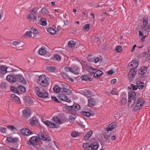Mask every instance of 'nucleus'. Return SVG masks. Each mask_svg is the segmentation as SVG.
I'll return each mask as SVG.
<instances>
[{"label": "nucleus", "mask_w": 150, "mask_h": 150, "mask_svg": "<svg viewBox=\"0 0 150 150\" xmlns=\"http://www.w3.org/2000/svg\"><path fill=\"white\" fill-rule=\"evenodd\" d=\"M147 69L146 67H142L139 71V73L141 75H143L146 72Z\"/></svg>", "instance_id": "nucleus-27"}, {"label": "nucleus", "mask_w": 150, "mask_h": 150, "mask_svg": "<svg viewBox=\"0 0 150 150\" xmlns=\"http://www.w3.org/2000/svg\"><path fill=\"white\" fill-rule=\"evenodd\" d=\"M87 59L89 62H92L93 61L94 59V57L92 55H89Z\"/></svg>", "instance_id": "nucleus-40"}, {"label": "nucleus", "mask_w": 150, "mask_h": 150, "mask_svg": "<svg viewBox=\"0 0 150 150\" xmlns=\"http://www.w3.org/2000/svg\"><path fill=\"white\" fill-rule=\"evenodd\" d=\"M49 70L51 72H52L54 71L55 68L54 67H50L49 68Z\"/></svg>", "instance_id": "nucleus-64"}, {"label": "nucleus", "mask_w": 150, "mask_h": 150, "mask_svg": "<svg viewBox=\"0 0 150 150\" xmlns=\"http://www.w3.org/2000/svg\"><path fill=\"white\" fill-rule=\"evenodd\" d=\"M47 31L52 35L56 33V30L52 28H48L47 29Z\"/></svg>", "instance_id": "nucleus-33"}, {"label": "nucleus", "mask_w": 150, "mask_h": 150, "mask_svg": "<svg viewBox=\"0 0 150 150\" xmlns=\"http://www.w3.org/2000/svg\"><path fill=\"white\" fill-rule=\"evenodd\" d=\"M62 76L64 79H69V76L66 73H62Z\"/></svg>", "instance_id": "nucleus-49"}, {"label": "nucleus", "mask_w": 150, "mask_h": 150, "mask_svg": "<svg viewBox=\"0 0 150 150\" xmlns=\"http://www.w3.org/2000/svg\"><path fill=\"white\" fill-rule=\"evenodd\" d=\"M6 129L4 127H1L0 128V131L2 133H5L6 132Z\"/></svg>", "instance_id": "nucleus-60"}, {"label": "nucleus", "mask_w": 150, "mask_h": 150, "mask_svg": "<svg viewBox=\"0 0 150 150\" xmlns=\"http://www.w3.org/2000/svg\"><path fill=\"white\" fill-rule=\"evenodd\" d=\"M78 135L77 133L75 132H73L71 133V136L73 137H76Z\"/></svg>", "instance_id": "nucleus-58"}, {"label": "nucleus", "mask_w": 150, "mask_h": 150, "mask_svg": "<svg viewBox=\"0 0 150 150\" xmlns=\"http://www.w3.org/2000/svg\"><path fill=\"white\" fill-rule=\"evenodd\" d=\"M39 22V24L43 26H45L47 24L46 20L45 18H41Z\"/></svg>", "instance_id": "nucleus-28"}, {"label": "nucleus", "mask_w": 150, "mask_h": 150, "mask_svg": "<svg viewBox=\"0 0 150 150\" xmlns=\"http://www.w3.org/2000/svg\"><path fill=\"white\" fill-rule=\"evenodd\" d=\"M62 88H60L57 85H56L53 88V90L56 93H58L60 92H61V90Z\"/></svg>", "instance_id": "nucleus-23"}, {"label": "nucleus", "mask_w": 150, "mask_h": 150, "mask_svg": "<svg viewBox=\"0 0 150 150\" xmlns=\"http://www.w3.org/2000/svg\"><path fill=\"white\" fill-rule=\"evenodd\" d=\"M38 139H39L40 140L42 139L44 141H49L51 140L50 137L42 132H40L38 134V141H39Z\"/></svg>", "instance_id": "nucleus-3"}, {"label": "nucleus", "mask_w": 150, "mask_h": 150, "mask_svg": "<svg viewBox=\"0 0 150 150\" xmlns=\"http://www.w3.org/2000/svg\"><path fill=\"white\" fill-rule=\"evenodd\" d=\"M30 31L32 33H33V36H36V35L37 34V33L38 32L37 29L33 28H31V31Z\"/></svg>", "instance_id": "nucleus-41"}, {"label": "nucleus", "mask_w": 150, "mask_h": 150, "mask_svg": "<svg viewBox=\"0 0 150 150\" xmlns=\"http://www.w3.org/2000/svg\"><path fill=\"white\" fill-rule=\"evenodd\" d=\"M65 71L67 72L71 71L73 72L74 71H72V69L69 67H66L65 68Z\"/></svg>", "instance_id": "nucleus-48"}, {"label": "nucleus", "mask_w": 150, "mask_h": 150, "mask_svg": "<svg viewBox=\"0 0 150 150\" xmlns=\"http://www.w3.org/2000/svg\"><path fill=\"white\" fill-rule=\"evenodd\" d=\"M66 108L67 110H68L69 111H72V107L71 106H67L66 107Z\"/></svg>", "instance_id": "nucleus-61"}, {"label": "nucleus", "mask_w": 150, "mask_h": 150, "mask_svg": "<svg viewBox=\"0 0 150 150\" xmlns=\"http://www.w3.org/2000/svg\"><path fill=\"white\" fill-rule=\"evenodd\" d=\"M52 119L54 121L57 123L61 124L60 120L57 117H53Z\"/></svg>", "instance_id": "nucleus-35"}, {"label": "nucleus", "mask_w": 150, "mask_h": 150, "mask_svg": "<svg viewBox=\"0 0 150 150\" xmlns=\"http://www.w3.org/2000/svg\"><path fill=\"white\" fill-rule=\"evenodd\" d=\"M43 122L46 125L48 126L50 128H58L59 127V125H55V124L52 123L51 122L46 121H44Z\"/></svg>", "instance_id": "nucleus-9"}, {"label": "nucleus", "mask_w": 150, "mask_h": 150, "mask_svg": "<svg viewBox=\"0 0 150 150\" xmlns=\"http://www.w3.org/2000/svg\"><path fill=\"white\" fill-rule=\"evenodd\" d=\"M135 69L134 68L131 69L129 73V75H131L133 77V78H134V76L136 72Z\"/></svg>", "instance_id": "nucleus-30"}, {"label": "nucleus", "mask_w": 150, "mask_h": 150, "mask_svg": "<svg viewBox=\"0 0 150 150\" xmlns=\"http://www.w3.org/2000/svg\"><path fill=\"white\" fill-rule=\"evenodd\" d=\"M19 89L21 92H25L26 91V89L25 87L21 85H20L19 86Z\"/></svg>", "instance_id": "nucleus-42"}, {"label": "nucleus", "mask_w": 150, "mask_h": 150, "mask_svg": "<svg viewBox=\"0 0 150 150\" xmlns=\"http://www.w3.org/2000/svg\"><path fill=\"white\" fill-rule=\"evenodd\" d=\"M112 126H110V124L108 127L106 129V130L108 132L109 131H111L113 129H112Z\"/></svg>", "instance_id": "nucleus-57"}, {"label": "nucleus", "mask_w": 150, "mask_h": 150, "mask_svg": "<svg viewBox=\"0 0 150 150\" xmlns=\"http://www.w3.org/2000/svg\"><path fill=\"white\" fill-rule=\"evenodd\" d=\"M48 78L47 77L46 75L44 74H42L40 75L39 77L38 80L39 81L38 82H41L43 81H45L46 80H48Z\"/></svg>", "instance_id": "nucleus-16"}, {"label": "nucleus", "mask_w": 150, "mask_h": 150, "mask_svg": "<svg viewBox=\"0 0 150 150\" xmlns=\"http://www.w3.org/2000/svg\"><path fill=\"white\" fill-rule=\"evenodd\" d=\"M116 50L117 52H120L122 51V47L121 46H118L116 48Z\"/></svg>", "instance_id": "nucleus-53"}, {"label": "nucleus", "mask_w": 150, "mask_h": 150, "mask_svg": "<svg viewBox=\"0 0 150 150\" xmlns=\"http://www.w3.org/2000/svg\"><path fill=\"white\" fill-rule=\"evenodd\" d=\"M81 113L84 116H86L88 117H90L91 115L90 113L88 112L83 111L81 112Z\"/></svg>", "instance_id": "nucleus-37"}, {"label": "nucleus", "mask_w": 150, "mask_h": 150, "mask_svg": "<svg viewBox=\"0 0 150 150\" xmlns=\"http://www.w3.org/2000/svg\"><path fill=\"white\" fill-rule=\"evenodd\" d=\"M131 86L132 88V89L133 90H136L137 89V86L134 85L133 84H131Z\"/></svg>", "instance_id": "nucleus-54"}, {"label": "nucleus", "mask_w": 150, "mask_h": 150, "mask_svg": "<svg viewBox=\"0 0 150 150\" xmlns=\"http://www.w3.org/2000/svg\"><path fill=\"white\" fill-rule=\"evenodd\" d=\"M92 150H96L98 148V146L97 143H94L91 144Z\"/></svg>", "instance_id": "nucleus-32"}, {"label": "nucleus", "mask_w": 150, "mask_h": 150, "mask_svg": "<svg viewBox=\"0 0 150 150\" xmlns=\"http://www.w3.org/2000/svg\"><path fill=\"white\" fill-rule=\"evenodd\" d=\"M75 107V108L76 109V110H79L80 108V105L78 104H75L73 105V107Z\"/></svg>", "instance_id": "nucleus-52"}, {"label": "nucleus", "mask_w": 150, "mask_h": 150, "mask_svg": "<svg viewBox=\"0 0 150 150\" xmlns=\"http://www.w3.org/2000/svg\"><path fill=\"white\" fill-rule=\"evenodd\" d=\"M80 78L82 80L85 81L89 80L91 81L93 80L91 78L89 77L87 75H84L83 76H81Z\"/></svg>", "instance_id": "nucleus-18"}, {"label": "nucleus", "mask_w": 150, "mask_h": 150, "mask_svg": "<svg viewBox=\"0 0 150 150\" xmlns=\"http://www.w3.org/2000/svg\"><path fill=\"white\" fill-rule=\"evenodd\" d=\"M51 98L53 101L57 102L58 103H60V102L58 100L56 97L52 96H51Z\"/></svg>", "instance_id": "nucleus-50"}, {"label": "nucleus", "mask_w": 150, "mask_h": 150, "mask_svg": "<svg viewBox=\"0 0 150 150\" xmlns=\"http://www.w3.org/2000/svg\"><path fill=\"white\" fill-rule=\"evenodd\" d=\"M17 81L21 82L22 83L25 84L26 81L25 79L20 75H16Z\"/></svg>", "instance_id": "nucleus-14"}, {"label": "nucleus", "mask_w": 150, "mask_h": 150, "mask_svg": "<svg viewBox=\"0 0 150 150\" xmlns=\"http://www.w3.org/2000/svg\"><path fill=\"white\" fill-rule=\"evenodd\" d=\"M94 41L96 42H97L100 40V39L99 38L95 36L94 38Z\"/></svg>", "instance_id": "nucleus-62"}, {"label": "nucleus", "mask_w": 150, "mask_h": 150, "mask_svg": "<svg viewBox=\"0 0 150 150\" xmlns=\"http://www.w3.org/2000/svg\"><path fill=\"white\" fill-rule=\"evenodd\" d=\"M135 100H132L131 99H128V105L129 108H131L134 104Z\"/></svg>", "instance_id": "nucleus-25"}, {"label": "nucleus", "mask_w": 150, "mask_h": 150, "mask_svg": "<svg viewBox=\"0 0 150 150\" xmlns=\"http://www.w3.org/2000/svg\"><path fill=\"white\" fill-rule=\"evenodd\" d=\"M6 140L8 141L13 143L17 142L18 139L17 137L13 138L9 136L7 137Z\"/></svg>", "instance_id": "nucleus-17"}, {"label": "nucleus", "mask_w": 150, "mask_h": 150, "mask_svg": "<svg viewBox=\"0 0 150 150\" xmlns=\"http://www.w3.org/2000/svg\"><path fill=\"white\" fill-rule=\"evenodd\" d=\"M112 126H110V124L108 127L106 129V130L108 132L109 131H111L113 129H112Z\"/></svg>", "instance_id": "nucleus-56"}, {"label": "nucleus", "mask_w": 150, "mask_h": 150, "mask_svg": "<svg viewBox=\"0 0 150 150\" xmlns=\"http://www.w3.org/2000/svg\"><path fill=\"white\" fill-rule=\"evenodd\" d=\"M93 134V131L91 130L88 132L84 136V139L85 141L88 140Z\"/></svg>", "instance_id": "nucleus-21"}, {"label": "nucleus", "mask_w": 150, "mask_h": 150, "mask_svg": "<svg viewBox=\"0 0 150 150\" xmlns=\"http://www.w3.org/2000/svg\"><path fill=\"white\" fill-rule=\"evenodd\" d=\"M59 99L67 102L69 103L70 102V100L63 93L59 94Z\"/></svg>", "instance_id": "nucleus-13"}, {"label": "nucleus", "mask_w": 150, "mask_h": 150, "mask_svg": "<svg viewBox=\"0 0 150 150\" xmlns=\"http://www.w3.org/2000/svg\"><path fill=\"white\" fill-rule=\"evenodd\" d=\"M38 84L43 87H46L48 86L49 83L48 80H47L45 81H43L41 82H38Z\"/></svg>", "instance_id": "nucleus-19"}, {"label": "nucleus", "mask_w": 150, "mask_h": 150, "mask_svg": "<svg viewBox=\"0 0 150 150\" xmlns=\"http://www.w3.org/2000/svg\"><path fill=\"white\" fill-rule=\"evenodd\" d=\"M31 115V111L30 109L27 108L23 110V116L25 117H30Z\"/></svg>", "instance_id": "nucleus-7"}, {"label": "nucleus", "mask_w": 150, "mask_h": 150, "mask_svg": "<svg viewBox=\"0 0 150 150\" xmlns=\"http://www.w3.org/2000/svg\"><path fill=\"white\" fill-rule=\"evenodd\" d=\"M83 146L85 149L86 150H92L91 144L87 143H85L83 144Z\"/></svg>", "instance_id": "nucleus-26"}, {"label": "nucleus", "mask_w": 150, "mask_h": 150, "mask_svg": "<svg viewBox=\"0 0 150 150\" xmlns=\"http://www.w3.org/2000/svg\"><path fill=\"white\" fill-rule=\"evenodd\" d=\"M7 80L9 82H15L17 81L16 75H7L6 77Z\"/></svg>", "instance_id": "nucleus-10"}, {"label": "nucleus", "mask_w": 150, "mask_h": 150, "mask_svg": "<svg viewBox=\"0 0 150 150\" xmlns=\"http://www.w3.org/2000/svg\"><path fill=\"white\" fill-rule=\"evenodd\" d=\"M144 101L142 99H139L137 100V103L135 105V106L134 108V110H137V109L140 110L141 107L143 106Z\"/></svg>", "instance_id": "nucleus-4"}, {"label": "nucleus", "mask_w": 150, "mask_h": 150, "mask_svg": "<svg viewBox=\"0 0 150 150\" xmlns=\"http://www.w3.org/2000/svg\"><path fill=\"white\" fill-rule=\"evenodd\" d=\"M38 97L43 98H47L48 97V94L47 92H39V89H38Z\"/></svg>", "instance_id": "nucleus-12"}, {"label": "nucleus", "mask_w": 150, "mask_h": 150, "mask_svg": "<svg viewBox=\"0 0 150 150\" xmlns=\"http://www.w3.org/2000/svg\"><path fill=\"white\" fill-rule=\"evenodd\" d=\"M41 13L44 14H47L49 13L48 9L45 7L42 8L41 10Z\"/></svg>", "instance_id": "nucleus-38"}, {"label": "nucleus", "mask_w": 150, "mask_h": 150, "mask_svg": "<svg viewBox=\"0 0 150 150\" xmlns=\"http://www.w3.org/2000/svg\"><path fill=\"white\" fill-rule=\"evenodd\" d=\"M61 93L63 94H65L66 95H70L71 93V91L68 89L65 88H62L61 90Z\"/></svg>", "instance_id": "nucleus-15"}, {"label": "nucleus", "mask_w": 150, "mask_h": 150, "mask_svg": "<svg viewBox=\"0 0 150 150\" xmlns=\"http://www.w3.org/2000/svg\"><path fill=\"white\" fill-rule=\"evenodd\" d=\"M7 127L8 129L12 131H13L14 129H16V127L13 125L8 126Z\"/></svg>", "instance_id": "nucleus-46"}, {"label": "nucleus", "mask_w": 150, "mask_h": 150, "mask_svg": "<svg viewBox=\"0 0 150 150\" xmlns=\"http://www.w3.org/2000/svg\"><path fill=\"white\" fill-rule=\"evenodd\" d=\"M110 126H112V129H114L116 127V124L114 123H112L110 124Z\"/></svg>", "instance_id": "nucleus-63"}, {"label": "nucleus", "mask_w": 150, "mask_h": 150, "mask_svg": "<svg viewBox=\"0 0 150 150\" xmlns=\"http://www.w3.org/2000/svg\"><path fill=\"white\" fill-rule=\"evenodd\" d=\"M37 122V118L35 117H33L30 120V123L31 125H34Z\"/></svg>", "instance_id": "nucleus-29"}, {"label": "nucleus", "mask_w": 150, "mask_h": 150, "mask_svg": "<svg viewBox=\"0 0 150 150\" xmlns=\"http://www.w3.org/2000/svg\"><path fill=\"white\" fill-rule=\"evenodd\" d=\"M88 106H93L96 105L94 99L93 98H90L88 100Z\"/></svg>", "instance_id": "nucleus-20"}, {"label": "nucleus", "mask_w": 150, "mask_h": 150, "mask_svg": "<svg viewBox=\"0 0 150 150\" xmlns=\"http://www.w3.org/2000/svg\"><path fill=\"white\" fill-rule=\"evenodd\" d=\"M21 134L23 135L28 136L32 134L30 130L28 128H23L20 130Z\"/></svg>", "instance_id": "nucleus-6"}, {"label": "nucleus", "mask_w": 150, "mask_h": 150, "mask_svg": "<svg viewBox=\"0 0 150 150\" xmlns=\"http://www.w3.org/2000/svg\"><path fill=\"white\" fill-rule=\"evenodd\" d=\"M27 99H28V102L29 103L30 105H32L33 103V100L29 97H27Z\"/></svg>", "instance_id": "nucleus-51"}, {"label": "nucleus", "mask_w": 150, "mask_h": 150, "mask_svg": "<svg viewBox=\"0 0 150 150\" xmlns=\"http://www.w3.org/2000/svg\"><path fill=\"white\" fill-rule=\"evenodd\" d=\"M136 94L132 91H130L128 93V99L136 100Z\"/></svg>", "instance_id": "nucleus-11"}, {"label": "nucleus", "mask_w": 150, "mask_h": 150, "mask_svg": "<svg viewBox=\"0 0 150 150\" xmlns=\"http://www.w3.org/2000/svg\"><path fill=\"white\" fill-rule=\"evenodd\" d=\"M127 99L125 98H122L121 101L120 103L122 105H125L127 103Z\"/></svg>", "instance_id": "nucleus-39"}, {"label": "nucleus", "mask_w": 150, "mask_h": 150, "mask_svg": "<svg viewBox=\"0 0 150 150\" xmlns=\"http://www.w3.org/2000/svg\"><path fill=\"white\" fill-rule=\"evenodd\" d=\"M137 88H138L140 89H142L143 88L144 86V83L140 81H137Z\"/></svg>", "instance_id": "nucleus-24"}, {"label": "nucleus", "mask_w": 150, "mask_h": 150, "mask_svg": "<svg viewBox=\"0 0 150 150\" xmlns=\"http://www.w3.org/2000/svg\"><path fill=\"white\" fill-rule=\"evenodd\" d=\"M30 144L35 146L38 144V137L33 136L31 137L29 140Z\"/></svg>", "instance_id": "nucleus-8"}, {"label": "nucleus", "mask_w": 150, "mask_h": 150, "mask_svg": "<svg viewBox=\"0 0 150 150\" xmlns=\"http://www.w3.org/2000/svg\"><path fill=\"white\" fill-rule=\"evenodd\" d=\"M11 97L12 98H16V99L18 101V100L20 101L19 98L15 95V94H12L11 95Z\"/></svg>", "instance_id": "nucleus-47"}, {"label": "nucleus", "mask_w": 150, "mask_h": 150, "mask_svg": "<svg viewBox=\"0 0 150 150\" xmlns=\"http://www.w3.org/2000/svg\"><path fill=\"white\" fill-rule=\"evenodd\" d=\"M46 51L45 50V48L44 47H42L38 51L39 54L41 55H44L46 53Z\"/></svg>", "instance_id": "nucleus-22"}, {"label": "nucleus", "mask_w": 150, "mask_h": 150, "mask_svg": "<svg viewBox=\"0 0 150 150\" xmlns=\"http://www.w3.org/2000/svg\"><path fill=\"white\" fill-rule=\"evenodd\" d=\"M148 17L145 16L143 19V28L144 31L147 32V35H148L150 30V23L148 24Z\"/></svg>", "instance_id": "nucleus-2"}, {"label": "nucleus", "mask_w": 150, "mask_h": 150, "mask_svg": "<svg viewBox=\"0 0 150 150\" xmlns=\"http://www.w3.org/2000/svg\"><path fill=\"white\" fill-rule=\"evenodd\" d=\"M89 28L90 25L88 24L86 25L83 28V30L86 31H88L89 30Z\"/></svg>", "instance_id": "nucleus-44"}, {"label": "nucleus", "mask_w": 150, "mask_h": 150, "mask_svg": "<svg viewBox=\"0 0 150 150\" xmlns=\"http://www.w3.org/2000/svg\"><path fill=\"white\" fill-rule=\"evenodd\" d=\"M61 57L58 54H55L54 55V59L57 61H60L61 59Z\"/></svg>", "instance_id": "nucleus-45"}, {"label": "nucleus", "mask_w": 150, "mask_h": 150, "mask_svg": "<svg viewBox=\"0 0 150 150\" xmlns=\"http://www.w3.org/2000/svg\"><path fill=\"white\" fill-rule=\"evenodd\" d=\"M90 74L91 75L93 74L94 77L99 79L103 74V72L101 70H98L95 72H92L90 73Z\"/></svg>", "instance_id": "nucleus-5"}, {"label": "nucleus", "mask_w": 150, "mask_h": 150, "mask_svg": "<svg viewBox=\"0 0 150 150\" xmlns=\"http://www.w3.org/2000/svg\"><path fill=\"white\" fill-rule=\"evenodd\" d=\"M37 11L38 8H34L30 11V13L27 16V18L30 22H34L37 20Z\"/></svg>", "instance_id": "nucleus-1"}, {"label": "nucleus", "mask_w": 150, "mask_h": 150, "mask_svg": "<svg viewBox=\"0 0 150 150\" xmlns=\"http://www.w3.org/2000/svg\"><path fill=\"white\" fill-rule=\"evenodd\" d=\"M132 62H133L134 65L132 68H134V69H136L138 67L139 65L138 62L135 60H133L132 61Z\"/></svg>", "instance_id": "nucleus-36"}, {"label": "nucleus", "mask_w": 150, "mask_h": 150, "mask_svg": "<svg viewBox=\"0 0 150 150\" xmlns=\"http://www.w3.org/2000/svg\"><path fill=\"white\" fill-rule=\"evenodd\" d=\"M76 44V42L74 40H70L68 42V45L69 47H74Z\"/></svg>", "instance_id": "nucleus-31"}, {"label": "nucleus", "mask_w": 150, "mask_h": 150, "mask_svg": "<svg viewBox=\"0 0 150 150\" xmlns=\"http://www.w3.org/2000/svg\"><path fill=\"white\" fill-rule=\"evenodd\" d=\"M25 35L28 36L29 37H31L32 36L31 32L30 31H27L25 33Z\"/></svg>", "instance_id": "nucleus-55"}, {"label": "nucleus", "mask_w": 150, "mask_h": 150, "mask_svg": "<svg viewBox=\"0 0 150 150\" xmlns=\"http://www.w3.org/2000/svg\"><path fill=\"white\" fill-rule=\"evenodd\" d=\"M6 69L3 65L0 66V70H2L3 71H5L6 70Z\"/></svg>", "instance_id": "nucleus-59"}, {"label": "nucleus", "mask_w": 150, "mask_h": 150, "mask_svg": "<svg viewBox=\"0 0 150 150\" xmlns=\"http://www.w3.org/2000/svg\"><path fill=\"white\" fill-rule=\"evenodd\" d=\"M76 118V116L74 114H72L70 116L69 121L70 122H72L74 121Z\"/></svg>", "instance_id": "nucleus-34"}, {"label": "nucleus", "mask_w": 150, "mask_h": 150, "mask_svg": "<svg viewBox=\"0 0 150 150\" xmlns=\"http://www.w3.org/2000/svg\"><path fill=\"white\" fill-rule=\"evenodd\" d=\"M11 89L12 91L14 93H17L18 92V89L14 86H11Z\"/></svg>", "instance_id": "nucleus-43"}]
</instances>
